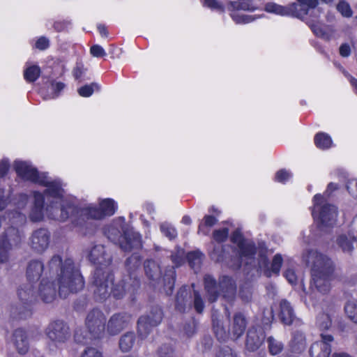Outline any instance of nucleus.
<instances>
[{
    "mask_svg": "<svg viewBox=\"0 0 357 357\" xmlns=\"http://www.w3.org/2000/svg\"><path fill=\"white\" fill-rule=\"evenodd\" d=\"M306 24L316 36L324 39L329 38L331 31L330 26L320 22L318 19H307Z\"/></svg>",
    "mask_w": 357,
    "mask_h": 357,
    "instance_id": "5701e85b",
    "label": "nucleus"
},
{
    "mask_svg": "<svg viewBox=\"0 0 357 357\" xmlns=\"http://www.w3.org/2000/svg\"><path fill=\"white\" fill-rule=\"evenodd\" d=\"M324 197L321 194H316L313 197V204H314V209L316 210V208L318 206H321V204L324 202Z\"/></svg>",
    "mask_w": 357,
    "mask_h": 357,
    "instance_id": "0e129e2a",
    "label": "nucleus"
},
{
    "mask_svg": "<svg viewBox=\"0 0 357 357\" xmlns=\"http://www.w3.org/2000/svg\"><path fill=\"white\" fill-rule=\"evenodd\" d=\"M291 177V174L289 172L285 169H281L276 172L274 181L284 184Z\"/></svg>",
    "mask_w": 357,
    "mask_h": 357,
    "instance_id": "8fccbe9b",
    "label": "nucleus"
},
{
    "mask_svg": "<svg viewBox=\"0 0 357 357\" xmlns=\"http://www.w3.org/2000/svg\"><path fill=\"white\" fill-rule=\"evenodd\" d=\"M140 242V236L138 235H131L125 234L122 240L120 241V247L125 252L131 251Z\"/></svg>",
    "mask_w": 357,
    "mask_h": 357,
    "instance_id": "473e14b6",
    "label": "nucleus"
},
{
    "mask_svg": "<svg viewBox=\"0 0 357 357\" xmlns=\"http://www.w3.org/2000/svg\"><path fill=\"white\" fill-rule=\"evenodd\" d=\"M141 264L142 257L137 253H133L125 262L128 275L116 283H114V274L110 268H96L92 281L94 299L98 302H104L110 297L120 300L128 294L130 300L135 301L141 286L137 273Z\"/></svg>",
    "mask_w": 357,
    "mask_h": 357,
    "instance_id": "f03ea898",
    "label": "nucleus"
},
{
    "mask_svg": "<svg viewBox=\"0 0 357 357\" xmlns=\"http://www.w3.org/2000/svg\"><path fill=\"white\" fill-rule=\"evenodd\" d=\"M184 331L188 337H191L196 332L195 325L193 323L186 324L184 326Z\"/></svg>",
    "mask_w": 357,
    "mask_h": 357,
    "instance_id": "338daca9",
    "label": "nucleus"
},
{
    "mask_svg": "<svg viewBox=\"0 0 357 357\" xmlns=\"http://www.w3.org/2000/svg\"><path fill=\"white\" fill-rule=\"evenodd\" d=\"M117 208V204L113 199L106 198L102 199L98 206L89 205L79 207L73 201L66 200L63 202L61 208H59L51 204L47 210L51 218L66 222L70 218L75 227L89 231L96 229V225L91 222V220H100L110 217L115 213Z\"/></svg>",
    "mask_w": 357,
    "mask_h": 357,
    "instance_id": "7ed1b4c3",
    "label": "nucleus"
},
{
    "mask_svg": "<svg viewBox=\"0 0 357 357\" xmlns=\"http://www.w3.org/2000/svg\"><path fill=\"white\" fill-rule=\"evenodd\" d=\"M278 317L282 324L290 326L296 319L294 310L287 299H282L279 303Z\"/></svg>",
    "mask_w": 357,
    "mask_h": 357,
    "instance_id": "4be33fe9",
    "label": "nucleus"
},
{
    "mask_svg": "<svg viewBox=\"0 0 357 357\" xmlns=\"http://www.w3.org/2000/svg\"><path fill=\"white\" fill-rule=\"evenodd\" d=\"M130 318L131 315L125 312L114 314L107 322V333L110 335H118L126 327Z\"/></svg>",
    "mask_w": 357,
    "mask_h": 357,
    "instance_id": "2eb2a0df",
    "label": "nucleus"
},
{
    "mask_svg": "<svg viewBox=\"0 0 357 357\" xmlns=\"http://www.w3.org/2000/svg\"><path fill=\"white\" fill-rule=\"evenodd\" d=\"M81 357H103L102 352L93 347H87L82 354Z\"/></svg>",
    "mask_w": 357,
    "mask_h": 357,
    "instance_id": "6e6d98bb",
    "label": "nucleus"
},
{
    "mask_svg": "<svg viewBox=\"0 0 357 357\" xmlns=\"http://www.w3.org/2000/svg\"><path fill=\"white\" fill-rule=\"evenodd\" d=\"M212 326L215 336L219 342H226L231 337L230 330L226 331L222 321L217 317L212 318Z\"/></svg>",
    "mask_w": 357,
    "mask_h": 357,
    "instance_id": "c756f323",
    "label": "nucleus"
},
{
    "mask_svg": "<svg viewBox=\"0 0 357 357\" xmlns=\"http://www.w3.org/2000/svg\"><path fill=\"white\" fill-rule=\"evenodd\" d=\"M321 340L320 342H316L315 343H324L327 344L328 346H331V343L333 341V337L331 335H324L321 334Z\"/></svg>",
    "mask_w": 357,
    "mask_h": 357,
    "instance_id": "774afa93",
    "label": "nucleus"
},
{
    "mask_svg": "<svg viewBox=\"0 0 357 357\" xmlns=\"http://www.w3.org/2000/svg\"><path fill=\"white\" fill-rule=\"evenodd\" d=\"M50 233L45 228L34 231L31 236V248L39 253L43 252L49 246Z\"/></svg>",
    "mask_w": 357,
    "mask_h": 357,
    "instance_id": "dca6fc26",
    "label": "nucleus"
},
{
    "mask_svg": "<svg viewBox=\"0 0 357 357\" xmlns=\"http://www.w3.org/2000/svg\"><path fill=\"white\" fill-rule=\"evenodd\" d=\"M229 229L227 227H222L220 229H215L212 232V239L218 245L225 243L229 237Z\"/></svg>",
    "mask_w": 357,
    "mask_h": 357,
    "instance_id": "a19ab883",
    "label": "nucleus"
},
{
    "mask_svg": "<svg viewBox=\"0 0 357 357\" xmlns=\"http://www.w3.org/2000/svg\"><path fill=\"white\" fill-rule=\"evenodd\" d=\"M334 206L330 204H324L319 208L317 213L315 209L312 211L314 220L324 227H328L333 225L335 217Z\"/></svg>",
    "mask_w": 357,
    "mask_h": 357,
    "instance_id": "6ab92c4d",
    "label": "nucleus"
},
{
    "mask_svg": "<svg viewBox=\"0 0 357 357\" xmlns=\"http://www.w3.org/2000/svg\"><path fill=\"white\" fill-rule=\"evenodd\" d=\"M319 5V0H296L287 6H281L274 2L266 3L264 10L269 13L281 16H291L299 19L305 17L310 10Z\"/></svg>",
    "mask_w": 357,
    "mask_h": 357,
    "instance_id": "423d86ee",
    "label": "nucleus"
},
{
    "mask_svg": "<svg viewBox=\"0 0 357 357\" xmlns=\"http://www.w3.org/2000/svg\"><path fill=\"white\" fill-rule=\"evenodd\" d=\"M344 311L349 319L357 324V301H349L344 306Z\"/></svg>",
    "mask_w": 357,
    "mask_h": 357,
    "instance_id": "37998d69",
    "label": "nucleus"
},
{
    "mask_svg": "<svg viewBox=\"0 0 357 357\" xmlns=\"http://www.w3.org/2000/svg\"><path fill=\"white\" fill-rule=\"evenodd\" d=\"M217 357H237V356L230 347H225L220 349Z\"/></svg>",
    "mask_w": 357,
    "mask_h": 357,
    "instance_id": "bf43d9fd",
    "label": "nucleus"
},
{
    "mask_svg": "<svg viewBox=\"0 0 357 357\" xmlns=\"http://www.w3.org/2000/svg\"><path fill=\"white\" fill-rule=\"evenodd\" d=\"M334 270L333 262L329 257L320 252H316L311 268L310 287H314L322 294L328 293Z\"/></svg>",
    "mask_w": 357,
    "mask_h": 357,
    "instance_id": "39448f33",
    "label": "nucleus"
},
{
    "mask_svg": "<svg viewBox=\"0 0 357 357\" xmlns=\"http://www.w3.org/2000/svg\"><path fill=\"white\" fill-rule=\"evenodd\" d=\"M211 259L215 263H222L227 259V252L225 245H215L213 248L208 252Z\"/></svg>",
    "mask_w": 357,
    "mask_h": 357,
    "instance_id": "f704fd0d",
    "label": "nucleus"
},
{
    "mask_svg": "<svg viewBox=\"0 0 357 357\" xmlns=\"http://www.w3.org/2000/svg\"><path fill=\"white\" fill-rule=\"evenodd\" d=\"M266 337L265 332L256 327H251L247 332L245 349L251 352L258 350L264 344Z\"/></svg>",
    "mask_w": 357,
    "mask_h": 357,
    "instance_id": "f3484780",
    "label": "nucleus"
},
{
    "mask_svg": "<svg viewBox=\"0 0 357 357\" xmlns=\"http://www.w3.org/2000/svg\"><path fill=\"white\" fill-rule=\"evenodd\" d=\"M268 349L271 356L280 354L284 349V344L282 342L275 339L273 336L267 338Z\"/></svg>",
    "mask_w": 357,
    "mask_h": 357,
    "instance_id": "58836bf2",
    "label": "nucleus"
},
{
    "mask_svg": "<svg viewBox=\"0 0 357 357\" xmlns=\"http://www.w3.org/2000/svg\"><path fill=\"white\" fill-rule=\"evenodd\" d=\"M22 236L19 230L14 227H9L0 235V263L7 261L8 252L13 246L20 244Z\"/></svg>",
    "mask_w": 357,
    "mask_h": 357,
    "instance_id": "9b49d317",
    "label": "nucleus"
},
{
    "mask_svg": "<svg viewBox=\"0 0 357 357\" xmlns=\"http://www.w3.org/2000/svg\"><path fill=\"white\" fill-rule=\"evenodd\" d=\"M337 243L343 252H351L354 249L352 242L348 239L346 235L339 236L337 238Z\"/></svg>",
    "mask_w": 357,
    "mask_h": 357,
    "instance_id": "a18cd8bd",
    "label": "nucleus"
},
{
    "mask_svg": "<svg viewBox=\"0 0 357 357\" xmlns=\"http://www.w3.org/2000/svg\"><path fill=\"white\" fill-rule=\"evenodd\" d=\"M136 340L134 332H127L123 334L119 340V348L123 352H128L131 350Z\"/></svg>",
    "mask_w": 357,
    "mask_h": 357,
    "instance_id": "72a5a7b5",
    "label": "nucleus"
},
{
    "mask_svg": "<svg viewBox=\"0 0 357 357\" xmlns=\"http://www.w3.org/2000/svg\"><path fill=\"white\" fill-rule=\"evenodd\" d=\"M106 317L98 308L95 307L89 312L85 324L91 339H101L105 331Z\"/></svg>",
    "mask_w": 357,
    "mask_h": 357,
    "instance_id": "1a4fd4ad",
    "label": "nucleus"
},
{
    "mask_svg": "<svg viewBox=\"0 0 357 357\" xmlns=\"http://www.w3.org/2000/svg\"><path fill=\"white\" fill-rule=\"evenodd\" d=\"M144 271L150 282H157L160 280L162 271L160 266L153 259H146L144 263Z\"/></svg>",
    "mask_w": 357,
    "mask_h": 357,
    "instance_id": "393cba45",
    "label": "nucleus"
},
{
    "mask_svg": "<svg viewBox=\"0 0 357 357\" xmlns=\"http://www.w3.org/2000/svg\"><path fill=\"white\" fill-rule=\"evenodd\" d=\"M247 324V319L244 314L241 312H236L234 314L230 328L231 338L233 340L240 338L245 333Z\"/></svg>",
    "mask_w": 357,
    "mask_h": 357,
    "instance_id": "412c9836",
    "label": "nucleus"
},
{
    "mask_svg": "<svg viewBox=\"0 0 357 357\" xmlns=\"http://www.w3.org/2000/svg\"><path fill=\"white\" fill-rule=\"evenodd\" d=\"M164 287L166 289V293L171 295L173 292L174 284L176 282V273L174 271H169L166 273L163 277Z\"/></svg>",
    "mask_w": 357,
    "mask_h": 357,
    "instance_id": "ea45409f",
    "label": "nucleus"
},
{
    "mask_svg": "<svg viewBox=\"0 0 357 357\" xmlns=\"http://www.w3.org/2000/svg\"><path fill=\"white\" fill-rule=\"evenodd\" d=\"M41 69L38 65H31L24 70L23 76L28 83L35 82L40 76Z\"/></svg>",
    "mask_w": 357,
    "mask_h": 357,
    "instance_id": "c9c22d12",
    "label": "nucleus"
},
{
    "mask_svg": "<svg viewBox=\"0 0 357 357\" xmlns=\"http://www.w3.org/2000/svg\"><path fill=\"white\" fill-rule=\"evenodd\" d=\"M218 222V219L215 215H205L199 222L197 229L198 234L208 236L211 229Z\"/></svg>",
    "mask_w": 357,
    "mask_h": 357,
    "instance_id": "c85d7f7f",
    "label": "nucleus"
},
{
    "mask_svg": "<svg viewBox=\"0 0 357 357\" xmlns=\"http://www.w3.org/2000/svg\"><path fill=\"white\" fill-rule=\"evenodd\" d=\"M38 185L46 187L42 193L44 195V197L46 196L53 199L63 200L62 199L63 197V190L59 181H48L47 176L43 174L42 179L40 181ZM61 202L62 201H61Z\"/></svg>",
    "mask_w": 357,
    "mask_h": 357,
    "instance_id": "a211bd4d",
    "label": "nucleus"
},
{
    "mask_svg": "<svg viewBox=\"0 0 357 357\" xmlns=\"http://www.w3.org/2000/svg\"><path fill=\"white\" fill-rule=\"evenodd\" d=\"M14 169L17 176L24 181L38 184L42 179L43 174H40L38 169L25 161H16Z\"/></svg>",
    "mask_w": 357,
    "mask_h": 357,
    "instance_id": "4468645a",
    "label": "nucleus"
},
{
    "mask_svg": "<svg viewBox=\"0 0 357 357\" xmlns=\"http://www.w3.org/2000/svg\"><path fill=\"white\" fill-rule=\"evenodd\" d=\"M292 352L300 354L306 349V340L304 333L300 331L292 333V337L289 343Z\"/></svg>",
    "mask_w": 357,
    "mask_h": 357,
    "instance_id": "a878e982",
    "label": "nucleus"
},
{
    "mask_svg": "<svg viewBox=\"0 0 357 357\" xmlns=\"http://www.w3.org/2000/svg\"><path fill=\"white\" fill-rule=\"evenodd\" d=\"M86 69L84 67L83 63H77L76 66L73 69V75L75 79L79 82L84 80L83 75L86 73Z\"/></svg>",
    "mask_w": 357,
    "mask_h": 357,
    "instance_id": "09e8293b",
    "label": "nucleus"
},
{
    "mask_svg": "<svg viewBox=\"0 0 357 357\" xmlns=\"http://www.w3.org/2000/svg\"><path fill=\"white\" fill-rule=\"evenodd\" d=\"M160 230H161L162 233L165 236L169 238L170 240H172L177 236V231H176V229H174L172 227L162 225L160 227Z\"/></svg>",
    "mask_w": 357,
    "mask_h": 357,
    "instance_id": "864d4df0",
    "label": "nucleus"
},
{
    "mask_svg": "<svg viewBox=\"0 0 357 357\" xmlns=\"http://www.w3.org/2000/svg\"><path fill=\"white\" fill-rule=\"evenodd\" d=\"M101 89V86L97 82H91L89 84H84L78 88L77 93L81 97L88 98L96 91L99 92Z\"/></svg>",
    "mask_w": 357,
    "mask_h": 357,
    "instance_id": "4c0bfd02",
    "label": "nucleus"
},
{
    "mask_svg": "<svg viewBox=\"0 0 357 357\" xmlns=\"http://www.w3.org/2000/svg\"><path fill=\"white\" fill-rule=\"evenodd\" d=\"M283 264V258L281 254L275 255L272 259L271 266L268 265L264 268V275L266 278H271L273 275L278 276Z\"/></svg>",
    "mask_w": 357,
    "mask_h": 357,
    "instance_id": "bb28decb",
    "label": "nucleus"
},
{
    "mask_svg": "<svg viewBox=\"0 0 357 357\" xmlns=\"http://www.w3.org/2000/svg\"><path fill=\"white\" fill-rule=\"evenodd\" d=\"M314 143L317 148L321 150H326L332 146L333 140L328 133L319 132L314 137Z\"/></svg>",
    "mask_w": 357,
    "mask_h": 357,
    "instance_id": "2f4dec72",
    "label": "nucleus"
},
{
    "mask_svg": "<svg viewBox=\"0 0 357 357\" xmlns=\"http://www.w3.org/2000/svg\"><path fill=\"white\" fill-rule=\"evenodd\" d=\"M14 344L20 354H25L29 348L28 336L26 332L22 328H17L13 334Z\"/></svg>",
    "mask_w": 357,
    "mask_h": 357,
    "instance_id": "b1692460",
    "label": "nucleus"
},
{
    "mask_svg": "<svg viewBox=\"0 0 357 357\" xmlns=\"http://www.w3.org/2000/svg\"><path fill=\"white\" fill-rule=\"evenodd\" d=\"M259 257L261 259V263L264 268L265 266H267L269 264L268 258L267 256V248H265L264 250H260L259 253Z\"/></svg>",
    "mask_w": 357,
    "mask_h": 357,
    "instance_id": "680f3d73",
    "label": "nucleus"
},
{
    "mask_svg": "<svg viewBox=\"0 0 357 357\" xmlns=\"http://www.w3.org/2000/svg\"><path fill=\"white\" fill-rule=\"evenodd\" d=\"M340 54L343 57H347L351 54L350 46L347 43H343L340 47Z\"/></svg>",
    "mask_w": 357,
    "mask_h": 357,
    "instance_id": "e2e57ef3",
    "label": "nucleus"
},
{
    "mask_svg": "<svg viewBox=\"0 0 357 357\" xmlns=\"http://www.w3.org/2000/svg\"><path fill=\"white\" fill-rule=\"evenodd\" d=\"M10 169V163L7 159H3L0 161V178H4Z\"/></svg>",
    "mask_w": 357,
    "mask_h": 357,
    "instance_id": "4d7b16f0",
    "label": "nucleus"
},
{
    "mask_svg": "<svg viewBox=\"0 0 357 357\" xmlns=\"http://www.w3.org/2000/svg\"><path fill=\"white\" fill-rule=\"evenodd\" d=\"M284 276L291 284L295 282L296 280V275L293 270H286L284 273Z\"/></svg>",
    "mask_w": 357,
    "mask_h": 357,
    "instance_id": "69168bd1",
    "label": "nucleus"
},
{
    "mask_svg": "<svg viewBox=\"0 0 357 357\" xmlns=\"http://www.w3.org/2000/svg\"><path fill=\"white\" fill-rule=\"evenodd\" d=\"M203 257L204 254L199 250L190 251L186 255L188 263L192 269L200 268Z\"/></svg>",
    "mask_w": 357,
    "mask_h": 357,
    "instance_id": "e433bc0d",
    "label": "nucleus"
},
{
    "mask_svg": "<svg viewBox=\"0 0 357 357\" xmlns=\"http://www.w3.org/2000/svg\"><path fill=\"white\" fill-rule=\"evenodd\" d=\"M88 258L92 264L98 266L96 268H109L107 265H110L112 261L111 257L106 260L105 248L100 245H95L91 248Z\"/></svg>",
    "mask_w": 357,
    "mask_h": 357,
    "instance_id": "aec40b11",
    "label": "nucleus"
},
{
    "mask_svg": "<svg viewBox=\"0 0 357 357\" xmlns=\"http://www.w3.org/2000/svg\"><path fill=\"white\" fill-rule=\"evenodd\" d=\"M336 8L343 17H350L352 16L353 12L350 5L345 1L341 0L336 6Z\"/></svg>",
    "mask_w": 357,
    "mask_h": 357,
    "instance_id": "49530a36",
    "label": "nucleus"
},
{
    "mask_svg": "<svg viewBox=\"0 0 357 357\" xmlns=\"http://www.w3.org/2000/svg\"><path fill=\"white\" fill-rule=\"evenodd\" d=\"M26 275L29 286L20 287L17 295L21 301L18 307H12L13 318L26 319L32 314V302L34 297V283L40 281L38 295L45 303L54 301L59 296L66 298L71 293H77L84 287L85 282L79 270L71 258L63 261L59 255H54L45 267L42 261L33 259L26 267Z\"/></svg>",
    "mask_w": 357,
    "mask_h": 357,
    "instance_id": "f257e3e1",
    "label": "nucleus"
},
{
    "mask_svg": "<svg viewBox=\"0 0 357 357\" xmlns=\"http://www.w3.org/2000/svg\"><path fill=\"white\" fill-rule=\"evenodd\" d=\"M45 334L55 343H64L70 338V331L64 321L56 319L49 324L45 329Z\"/></svg>",
    "mask_w": 357,
    "mask_h": 357,
    "instance_id": "ddd939ff",
    "label": "nucleus"
},
{
    "mask_svg": "<svg viewBox=\"0 0 357 357\" xmlns=\"http://www.w3.org/2000/svg\"><path fill=\"white\" fill-rule=\"evenodd\" d=\"M253 0H237L227 1V10L229 13L230 17L236 24H248L256 19L264 17V15H251L239 14L238 11L244 10L253 12L259 10V7L252 3Z\"/></svg>",
    "mask_w": 357,
    "mask_h": 357,
    "instance_id": "6e6552de",
    "label": "nucleus"
},
{
    "mask_svg": "<svg viewBox=\"0 0 357 357\" xmlns=\"http://www.w3.org/2000/svg\"><path fill=\"white\" fill-rule=\"evenodd\" d=\"M230 241L236 245L241 258L254 259L257 253V247L252 241H248L239 229L233 231L230 236Z\"/></svg>",
    "mask_w": 357,
    "mask_h": 357,
    "instance_id": "f8f14e48",
    "label": "nucleus"
},
{
    "mask_svg": "<svg viewBox=\"0 0 357 357\" xmlns=\"http://www.w3.org/2000/svg\"><path fill=\"white\" fill-rule=\"evenodd\" d=\"M52 89L54 96L58 97L61 91L63 90L66 85L61 82H55L54 80L51 82Z\"/></svg>",
    "mask_w": 357,
    "mask_h": 357,
    "instance_id": "13d9d810",
    "label": "nucleus"
},
{
    "mask_svg": "<svg viewBox=\"0 0 357 357\" xmlns=\"http://www.w3.org/2000/svg\"><path fill=\"white\" fill-rule=\"evenodd\" d=\"M69 25V22L65 20L56 21L53 24V27L57 32H61L66 31Z\"/></svg>",
    "mask_w": 357,
    "mask_h": 357,
    "instance_id": "052dcab7",
    "label": "nucleus"
},
{
    "mask_svg": "<svg viewBox=\"0 0 357 357\" xmlns=\"http://www.w3.org/2000/svg\"><path fill=\"white\" fill-rule=\"evenodd\" d=\"M164 318V311L159 305H153L149 311L137 320V331L138 337L144 340L151 333L153 329L158 326Z\"/></svg>",
    "mask_w": 357,
    "mask_h": 357,
    "instance_id": "0eeeda50",
    "label": "nucleus"
},
{
    "mask_svg": "<svg viewBox=\"0 0 357 357\" xmlns=\"http://www.w3.org/2000/svg\"><path fill=\"white\" fill-rule=\"evenodd\" d=\"M50 47V40L45 36L39 37L35 43L34 47L39 50H45Z\"/></svg>",
    "mask_w": 357,
    "mask_h": 357,
    "instance_id": "603ef678",
    "label": "nucleus"
},
{
    "mask_svg": "<svg viewBox=\"0 0 357 357\" xmlns=\"http://www.w3.org/2000/svg\"><path fill=\"white\" fill-rule=\"evenodd\" d=\"M173 352L174 350L172 347L163 344L158 350V355L159 357H173Z\"/></svg>",
    "mask_w": 357,
    "mask_h": 357,
    "instance_id": "5fc2aeb1",
    "label": "nucleus"
},
{
    "mask_svg": "<svg viewBox=\"0 0 357 357\" xmlns=\"http://www.w3.org/2000/svg\"><path fill=\"white\" fill-rule=\"evenodd\" d=\"M190 295L187 289L181 287L177 292L175 300V309L181 313H184L189 304Z\"/></svg>",
    "mask_w": 357,
    "mask_h": 357,
    "instance_id": "cd10ccee",
    "label": "nucleus"
},
{
    "mask_svg": "<svg viewBox=\"0 0 357 357\" xmlns=\"http://www.w3.org/2000/svg\"><path fill=\"white\" fill-rule=\"evenodd\" d=\"M204 286L208 302L215 303L220 296L225 301L232 305L236 296V284L229 275H221L218 282L211 275L206 274L204 277Z\"/></svg>",
    "mask_w": 357,
    "mask_h": 357,
    "instance_id": "20e7f679",
    "label": "nucleus"
},
{
    "mask_svg": "<svg viewBox=\"0 0 357 357\" xmlns=\"http://www.w3.org/2000/svg\"><path fill=\"white\" fill-rule=\"evenodd\" d=\"M193 294H194L193 305H194L195 310L197 313L201 314L203 312L204 309V302L198 291L194 290Z\"/></svg>",
    "mask_w": 357,
    "mask_h": 357,
    "instance_id": "de8ad7c7",
    "label": "nucleus"
},
{
    "mask_svg": "<svg viewBox=\"0 0 357 357\" xmlns=\"http://www.w3.org/2000/svg\"><path fill=\"white\" fill-rule=\"evenodd\" d=\"M202 3L204 6L220 13H225L227 10V3L225 5L218 0H202Z\"/></svg>",
    "mask_w": 357,
    "mask_h": 357,
    "instance_id": "79ce46f5",
    "label": "nucleus"
},
{
    "mask_svg": "<svg viewBox=\"0 0 357 357\" xmlns=\"http://www.w3.org/2000/svg\"><path fill=\"white\" fill-rule=\"evenodd\" d=\"M89 331H86L82 327L77 328L75 331L74 333V340L78 344H86L89 339H91V337H89Z\"/></svg>",
    "mask_w": 357,
    "mask_h": 357,
    "instance_id": "c03bdc74",
    "label": "nucleus"
},
{
    "mask_svg": "<svg viewBox=\"0 0 357 357\" xmlns=\"http://www.w3.org/2000/svg\"><path fill=\"white\" fill-rule=\"evenodd\" d=\"M311 357H330L331 346L324 343H313L309 350Z\"/></svg>",
    "mask_w": 357,
    "mask_h": 357,
    "instance_id": "7c9ffc66",
    "label": "nucleus"
},
{
    "mask_svg": "<svg viewBox=\"0 0 357 357\" xmlns=\"http://www.w3.org/2000/svg\"><path fill=\"white\" fill-rule=\"evenodd\" d=\"M90 54L96 58H102L106 56V52L100 45H93L90 47Z\"/></svg>",
    "mask_w": 357,
    "mask_h": 357,
    "instance_id": "3c124183",
    "label": "nucleus"
},
{
    "mask_svg": "<svg viewBox=\"0 0 357 357\" xmlns=\"http://www.w3.org/2000/svg\"><path fill=\"white\" fill-rule=\"evenodd\" d=\"M45 197H44V195L42 194V192L38 191L33 192V204L29 213L30 220L33 222L42 221L45 213L48 219L60 222L59 220L53 219L49 217L47 208L51 204H53L54 206H56V207L60 208H61V205L65 200H62V202L60 203L55 200H48L46 206H45Z\"/></svg>",
    "mask_w": 357,
    "mask_h": 357,
    "instance_id": "9d476101",
    "label": "nucleus"
}]
</instances>
